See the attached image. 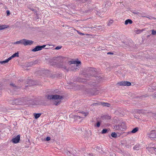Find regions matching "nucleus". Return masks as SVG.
Returning a JSON list of instances; mask_svg holds the SVG:
<instances>
[{"mask_svg": "<svg viewBox=\"0 0 156 156\" xmlns=\"http://www.w3.org/2000/svg\"><path fill=\"white\" fill-rule=\"evenodd\" d=\"M73 67H74V69H72L71 70H72L73 71H75L76 70V69H79L80 67L78 65H73Z\"/></svg>", "mask_w": 156, "mask_h": 156, "instance_id": "nucleus-21", "label": "nucleus"}, {"mask_svg": "<svg viewBox=\"0 0 156 156\" xmlns=\"http://www.w3.org/2000/svg\"><path fill=\"white\" fill-rule=\"evenodd\" d=\"M120 86H130L131 83L129 81H122L120 82H118L117 83Z\"/></svg>", "mask_w": 156, "mask_h": 156, "instance_id": "nucleus-7", "label": "nucleus"}, {"mask_svg": "<svg viewBox=\"0 0 156 156\" xmlns=\"http://www.w3.org/2000/svg\"><path fill=\"white\" fill-rule=\"evenodd\" d=\"M38 62V61L35 60L34 61H32L31 63H32V65H35L37 64Z\"/></svg>", "mask_w": 156, "mask_h": 156, "instance_id": "nucleus-36", "label": "nucleus"}, {"mask_svg": "<svg viewBox=\"0 0 156 156\" xmlns=\"http://www.w3.org/2000/svg\"><path fill=\"white\" fill-rule=\"evenodd\" d=\"M20 140V135H18L16 137L13 138L12 141L14 144H17L19 142Z\"/></svg>", "mask_w": 156, "mask_h": 156, "instance_id": "nucleus-9", "label": "nucleus"}, {"mask_svg": "<svg viewBox=\"0 0 156 156\" xmlns=\"http://www.w3.org/2000/svg\"><path fill=\"white\" fill-rule=\"evenodd\" d=\"M41 113H34V115L35 119H37L39 118L41 115Z\"/></svg>", "mask_w": 156, "mask_h": 156, "instance_id": "nucleus-19", "label": "nucleus"}, {"mask_svg": "<svg viewBox=\"0 0 156 156\" xmlns=\"http://www.w3.org/2000/svg\"><path fill=\"white\" fill-rule=\"evenodd\" d=\"M27 84H28V85H26V87H28V86H31L36 84L35 82L33 80H29L27 82Z\"/></svg>", "mask_w": 156, "mask_h": 156, "instance_id": "nucleus-13", "label": "nucleus"}, {"mask_svg": "<svg viewBox=\"0 0 156 156\" xmlns=\"http://www.w3.org/2000/svg\"><path fill=\"white\" fill-rule=\"evenodd\" d=\"M132 12L134 14L140 15L141 16H143V13H140L139 12L136 11H134L133 12Z\"/></svg>", "mask_w": 156, "mask_h": 156, "instance_id": "nucleus-24", "label": "nucleus"}, {"mask_svg": "<svg viewBox=\"0 0 156 156\" xmlns=\"http://www.w3.org/2000/svg\"><path fill=\"white\" fill-rule=\"evenodd\" d=\"M81 118V117H80V116H78L77 115H76L74 116V119L75 120H78V119H80Z\"/></svg>", "mask_w": 156, "mask_h": 156, "instance_id": "nucleus-35", "label": "nucleus"}, {"mask_svg": "<svg viewBox=\"0 0 156 156\" xmlns=\"http://www.w3.org/2000/svg\"><path fill=\"white\" fill-rule=\"evenodd\" d=\"M88 72L90 73L93 76H95L96 74V69L93 68H90L88 70Z\"/></svg>", "mask_w": 156, "mask_h": 156, "instance_id": "nucleus-8", "label": "nucleus"}, {"mask_svg": "<svg viewBox=\"0 0 156 156\" xmlns=\"http://www.w3.org/2000/svg\"><path fill=\"white\" fill-rule=\"evenodd\" d=\"M114 53L113 52H109L107 53L108 55H113Z\"/></svg>", "mask_w": 156, "mask_h": 156, "instance_id": "nucleus-51", "label": "nucleus"}, {"mask_svg": "<svg viewBox=\"0 0 156 156\" xmlns=\"http://www.w3.org/2000/svg\"><path fill=\"white\" fill-rule=\"evenodd\" d=\"M133 22L130 19H128L126 20L125 22V24L126 25H128V24H131Z\"/></svg>", "mask_w": 156, "mask_h": 156, "instance_id": "nucleus-16", "label": "nucleus"}, {"mask_svg": "<svg viewBox=\"0 0 156 156\" xmlns=\"http://www.w3.org/2000/svg\"><path fill=\"white\" fill-rule=\"evenodd\" d=\"M62 68L66 70L67 72H68L69 70V69H67L66 67L65 66H62Z\"/></svg>", "mask_w": 156, "mask_h": 156, "instance_id": "nucleus-41", "label": "nucleus"}, {"mask_svg": "<svg viewBox=\"0 0 156 156\" xmlns=\"http://www.w3.org/2000/svg\"><path fill=\"white\" fill-rule=\"evenodd\" d=\"M54 91H55V93H56V94H60V93H61V92L60 91H59V90H58L57 89H56V90H54Z\"/></svg>", "mask_w": 156, "mask_h": 156, "instance_id": "nucleus-39", "label": "nucleus"}, {"mask_svg": "<svg viewBox=\"0 0 156 156\" xmlns=\"http://www.w3.org/2000/svg\"><path fill=\"white\" fill-rule=\"evenodd\" d=\"M6 13L7 14V16H9V15L10 14V12L9 10H7L6 11Z\"/></svg>", "mask_w": 156, "mask_h": 156, "instance_id": "nucleus-48", "label": "nucleus"}, {"mask_svg": "<svg viewBox=\"0 0 156 156\" xmlns=\"http://www.w3.org/2000/svg\"><path fill=\"white\" fill-rule=\"evenodd\" d=\"M96 27H95L96 28V27H101V26H98L97 25H96Z\"/></svg>", "mask_w": 156, "mask_h": 156, "instance_id": "nucleus-54", "label": "nucleus"}, {"mask_svg": "<svg viewBox=\"0 0 156 156\" xmlns=\"http://www.w3.org/2000/svg\"><path fill=\"white\" fill-rule=\"evenodd\" d=\"M23 99L22 98H19L13 101L11 103L12 105H22L23 104Z\"/></svg>", "mask_w": 156, "mask_h": 156, "instance_id": "nucleus-3", "label": "nucleus"}, {"mask_svg": "<svg viewBox=\"0 0 156 156\" xmlns=\"http://www.w3.org/2000/svg\"><path fill=\"white\" fill-rule=\"evenodd\" d=\"M7 25H0V30L4 29L7 27Z\"/></svg>", "mask_w": 156, "mask_h": 156, "instance_id": "nucleus-20", "label": "nucleus"}, {"mask_svg": "<svg viewBox=\"0 0 156 156\" xmlns=\"http://www.w3.org/2000/svg\"><path fill=\"white\" fill-rule=\"evenodd\" d=\"M101 105L103 106L104 107H110L111 106L110 104L105 103V102H102L101 103Z\"/></svg>", "mask_w": 156, "mask_h": 156, "instance_id": "nucleus-17", "label": "nucleus"}, {"mask_svg": "<svg viewBox=\"0 0 156 156\" xmlns=\"http://www.w3.org/2000/svg\"><path fill=\"white\" fill-rule=\"evenodd\" d=\"M144 30V29L142 30H136L135 31V32L137 34H139L142 32Z\"/></svg>", "mask_w": 156, "mask_h": 156, "instance_id": "nucleus-27", "label": "nucleus"}, {"mask_svg": "<svg viewBox=\"0 0 156 156\" xmlns=\"http://www.w3.org/2000/svg\"><path fill=\"white\" fill-rule=\"evenodd\" d=\"M18 41V44H21L24 45V39L20 41Z\"/></svg>", "mask_w": 156, "mask_h": 156, "instance_id": "nucleus-29", "label": "nucleus"}, {"mask_svg": "<svg viewBox=\"0 0 156 156\" xmlns=\"http://www.w3.org/2000/svg\"><path fill=\"white\" fill-rule=\"evenodd\" d=\"M63 96L60 95L58 94L55 95H46V97L49 100L54 99L58 100L61 99L63 97Z\"/></svg>", "mask_w": 156, "mask_h": 156, "instance_id": "nucleus-2", "label": "nucleus"}, {"mask_svg": "<svg viewBox=\"0 0 156 156\" xmlns=\"http://www.w3.org/2000/svg\"><path fill=\"white\" fill-rule=\"evenodd\" d=\"M150 150L151 151H154L155 152H156V148L154 147H152L150 148Z\"/></svg>", "mask_w": 156, "mask_h": 156, "instance_id": "nucleus-38", "label": "nucleus"}, {"mask_svg": "<svg viewBox=\"0 0 156 156\" xmlns=\"http://www.w3.org/2000/svg\"><path fill=\"white\" fill-rule=\"evenodd\" d=\"M82 113H83V114L84 115V117H81L82 118H84L86 116V115H87V113H85L84 112H82Z\"/></svg>", "mask_w": 156, "mask_h": 156, "instance_id": "nucleus-49", "label": "nucleus"}, {"mask_svg": "<svg viewBox=\"0 0 156 156\" xmlns=\"http://www.w3.org/2000/svg\"><path fill=\"white\" fill-rule=\"evenodd\" d=\"M147 136L151 140H156V130H152L150 133L147 134Z\"/></svg>", "mask_w": 156, "mask_h": 156, "instance_id": "nucleus-4", "label": "nucleus"}, {"mask_svg": "<svg viewBox=\"0 0 156 156\" xmlns=\"http://www.w3.org/2000/svg\"><path fill=\"white\" fill-rule=\"evenodd\" d=\"M19 52L18 51L17 52L15 53L14 54H13L12 56L13 57V58H14L15 57H19Z\"/></svg>", "mask_w": 156, "mask_h": 156, "instance_id": "nucleus-25", "label": "nucleus"}, {"mask_svg": "<svg viewBox=\"0 0 156 156\" xmlns=\"http://www.w3.org/2000/svg\"><path fill=\"white\" fill-rule=\"evenodd\" d=\"M111 117L108 115H104L101 116L100 119L102 120H108L111 119Z\"/></svg>", "mask_w": 156, "mask_h": 156, "instance_id": "nucleus-14", "label": "nucleus"}, {"mask_svg": "<svg viewBox=\"0 0 156 156\" xmlns=\"http://www.w3.org/2000/svg\"><path fill=\"white\" fill-rule=\"evenodd\" d=\"M13 44H18V41H17L16 42H14L13 43Z\"/></svg>", "mask_w": 156, "mask_h": 156, "instance_id": "nucleus-53", "label": "nucleus"}, {"mask_svg": "<svg viewBox=\"0 0 156 156\" xmlns=\"http://www.w3.org/2000/svg\"><path fill=\"white\" fill-rule=\"evenodd\" d=\"M7 62H8L6 59L4 61H0V63L2 64H5V63H7Z\"/></svg>", "mask_w": 156, "mask_h": 156, "instance_id": "nucleus-37", "label": "nucleus"}, {"mask_svg": "<svg viewBox=\"0 0 156 156\" xmlns=\"http://www.w3.org/2000/svg\"><path fill=\"white\" fill-rule=\"evenodd\" d=\"M138 127H136L133 128V130L131 131V132L132 133H136L138 130Z\"/></svg>", "mask_w": 156, "mask_h": 156, "instance_id": "nucleus-23", "label": "nucleus"}, {"mask_svg": "<svg viewBox=\"0 0 156 156\" xmlns=\"http://www.w3.org/2000/svg\"><path fill=\"white\" fill-rule=\"evenodd\" d=\"M81 64V62L80 61H76V64L75 65H78L79 64Z\"/></svg>", "mask_w": 156, "mask_h": 156, "instance_id": "nucleus-46", "label": "nucleus"}, {"mask_svg": "<svg viewBox=\"0 0 156 156\" xmlns=\"http://www.w3.org/2000/svg\"><path fill=\"white\" fill-rule=\"evenodd\" d=\"M18 81H20V82H21L22 81V80H19Z\"/></svg>", "mask_w": 156, "mask_h": 156, "instance_id": "nucleus-56", "label": "nucleus"}, {"mask_svg": "<svg viewBox=\"0 0 156 156\" xmlns=\"http://www.w3.org/2000/svg\"><path fill=\"white\" fill-rule=\"evenodd\" d=\"M30 9L31 10L33 11L34 12L35 14L36 15H37V11L36 10L34 9H32V8H30Z\"/></svg>", "mask_w": 156, "mask_h": 156, "instance_id": "nucleus-33", "label": "nucleus"}, {"mask_svg": "<svg viewBox=\"0 0 156 156\" xmlns=\"http://www.w3.org/2000/svg\"><path fill=\"white\" fill-rule=\"evenodd\" d=\"M84 76L86 78V79L87 80H88L87 78H91V77H93L90 73H84L83 74Z\"/></svg>", "mask_w": 156, "mask_h": 156, "instance_id": "nucleus-15", "label": "nucleus"}, {"mask_svg": "<svg viewBox=\"0 0 156 156\" xmlns=\"http://www.w3.org/2000/svg\"><path fill=\"white\" fill-rule=\"evenodd\" d=\"M101 102H99L92 104H91V106H96V105H101Z\"/></svg>", "mask_w": 156, "mask_h": 156, "instance_id": "nucleus-32", "label": "nucleus"}, {"mask_svg": "<svg viewBox=\"0 0 156 156\" xmlns=\"http://www.w3.org/2000/svg\"><path fill=\"white\" fill-rule=\"evenodd\" d=\"M152 34L153 35H156V30H152Z\"/></svg>", "mask_w": 156, "mask_h": 156, "instance_id": "nucleus-42", "label": "nucleus"}, {"mask_svg": "<svg viewBox=\"0 0 156 156\" xmlns=\"http://www.w3.org/2000/svg\"><path fill=\"white\" fill-rule=\"evenodd\" d=\"M101 122V121H97V123H96V125H95V126L98 127H99L100 126V124Z\"/></svg>", "mask_w": 156, "mask_h": 156, "instance_id": "nucleus-28", "label": "nucleus"}, {"mask_svg": "<svg viewBox=\"0 0 156 156\" xmlns=\"http://www.w3.org/2000/svg\"><path fill=\"white\" fill-rule=\"evenodd\" d=\"M60 101L57 102L55 101L54 103V105H58L60 104Z\"/></svg>", "mask_w": 156, "mask_h": 156, "instance_id": "nucleus-44", "label": "nucleus"}, {"mask_svg": "<svg viewBox=\"0 0 156 156\" xmlns=\"http://www.w3.org/2000/svg\"><path fill=\"white\" fill-rule=\"evenodd\" d=\"M126 127L125 122L120 123L117 126H114V129L116 130L124 131L126 129Z\"/></svg>", "mask_w": 156, "mask_h": 156, "instance_id": "nucleus-1", "label": "nucleus"}, {"mask_svg": "<svg viewBox=\"0 0 156 156\" xmlns=\"http://www.w3.org/2000/svg\"><path fill=\"white\" fill-rule=\"evenodd\" d=\"M140 147V145L139 144H137L134 146L133 149L135 150H139Z\"/></svg>", "mask_w": 156, "mask_h": 156, "instance_id": "nucleus-18", "label": "nucleus"}, {"mask_svg": "<svg viewBox=\"0 0 156 156\" xmlns=\"http://www.w3.org/2000/svg\"><path fill=\"white\" fill-rule=\"evenodd\" d=\"M69 153H71L70 151H69Z\"/></svg>", "mask_w": 156, "mask_h": 156, "instance_id": "nucleus-58", "label": "nucleus"}, {"mask_svg": "<svg viewBox=\"0 0 156 156\" xmlns=\"http://www.w3.org/2000/svg\"><path fill=\"white\" fill-rule=\"evenodd\" d=\"M77 32H78V34H80V35H84V34H83L82 33H81V32H79L78 31H77Z\"/></svg>", "mask_w": 156, "mask_h": 156, "instance_id": "nucleus-52", "label": "nucleus"}, {"mask_svg": "<svg viewBox=\"0 0 156 156\" xmlns=\"http://www.w3.org/2000/svg\"><path fill=\"white\" fill-rule=\"evenodd\" d=\"M76 60L70 61H69V64L70 65H71L72 64H74V65H76Z\"/></svg>", "mask_w": 156, "mask_h": 156, "instance_id": "nucleus-30", "label": "nucleus"}, {"mask_svg": "<svg viewBox=\"0 0 156 156\" xmlns=\"http://www.w3.org/2000/svg\"><path fill=\"white\" fill-rule=\"evenodd\" d=\"M50 139L51 138L49 136H47L44 139L46 141H48L50 140Z\"/></svg>", "mask_w": 156, "mask_h": 156, "instance_id": "nucleus-40", "label": "nucleus"}, {"mask_svg": "<svg viewBox=\"0 0 156 156\" xmlns=\"http://www.w3.org/2000/svg\"><path fill=\"white\" fill-rule=\"evenodd\" d=\"M46 45H37L34 48L32 49L31 50L33 52H36L40 51L44 48L46 46Z\"/></svg>", "mask_w": 156, "mask_h": 156, "instance_id": "nucleus-6", "label": "nucleus"}, {"mask_svg": "<svg viewBox=\"0 0 156 156\" xmlns=\"http://www.w3.org/2000/svg\"><path fill=\"white\" fill-rule=\"evenodd\" d=\"M98 93L96 91L95 89H94V90H90L88 93L91 96L97 95Z\"/></svg>", "mask_w": 156, "mask_h": 156, "instance_id": "nucleus-11", "label": "nucleus"}, {"mask_svg": "<svg viewBox=\"0 0 156 156\" xmlns=\"http://www.w3.org/2000/svg\"><path fill=\"white\" fill-rule=\"evenodd\" d=\"M34 41L31 40L24 39V45H30L33 44Z\"/></svg>", "mask_w": 156, "mask_h": 156, "instance_id": "nucleus-10", "label": "nucleus"}, {"mask_svg": "<svg viewBox=\"0 0 156 156\" xmlns=\"http://www.w3.org/2000/svg\"><path fill=\"white\" fill-rule=\"evenodd\" d=\"M96 15H98L99 16H100V15H101L100 12H99L98 11H97V12H96Z\"/></svg>", "mask_w": 156, "mask_h": 156, "instance_id": "nucleus-50", "label": "nucleus"}, {"mask_svg": "<svg viewBox=\"0 0 156 156\" xmlns=\"http://www.w3.org/2000/svg\"><path fill=\"white\" fill-rule=\"evenodd\" d=\"M108 132V130L107 129H103L101 132L102 134H105L107 133Z\"/></svg>", "mask_w": 156, "mask_h": 156, "instance_id": "nucleus-26", "label": "nucleus"}, {"mask_svg": "<svg viewBox=\"0 0 156 156\" xmlns=\"http://www.w3.org/2000/svg\"><path fill=\"white\" fill-rule=\"evenodd\" d=\"M53 61L57 64H59L60 63H62L63 62V58L61 56L54 57L53 58Z\"/></svg>", "mask_w": 156, "mask_h": 156, "instance_id": "nucleus-5", "label": "nucleus"}, {"mask_svg": "<svg viewBox=\"0 0 156 156\" xmlns=\"http://www.w3.org/2000/svg\"><path fill=\"white\" fill-rule=\"evenodd\" d=\"M111 136L112 137L116 138L117 137V134L115 132H112L111 134Z\"/></svg>", "mask_w": 156, "mask_h": 156, "instance_id": "nucleus-31", "label": "nucleus"}, {"mask_svg": "<svg viewBox=\"0 0 156 156\" xmlns=\"http://www.w3.org/2000/svg\"><path fill=\"white\" fill-rule=\"evenodd\" d=\"M152 96L153 98L156 99V93H154Z\"/></svg>", "mask_w": 156, "mask_h": 156, "instance_id": "nucleus-47", "label": "nucleus"}, {"mask_svg": "<svg viewBox=\"0 0 156 156\" xmlns=\"http://www.w3.org/2000/svg\"><path fill=\"white\" fill-rule=\"evenodd\" d=\"M12 58H13L12 56H11L9 58H7L6 60L7 61V62H8L9 61L11 60Z\"/></svg>", "mask_w": 156, "mask_h": 156, "instance_id": "nucleus-43", "label": "nucleus"}, {"mask_svg": "<svg viewBox=\"0 0 156 156\" xmlns=\"http://www.w3.org/2000/svg\"><path fill=\"white\" fill-rule=\"evenodd\" d=\"M93 83H97V81H96L94 80V82H93Z\"/></svg>", "mask_w": 156, "mask_h": 156, "instance_id": "nucleus-55", "label": "nucleus"}, {"mask_svg": "<svg viewBox=\"0 0 156 156\" xmlns=\"http://www.w3.org/2000/svg\"><path fill=\"white\" fill-rule=\"evenodd\" d=\"M62 48L61 46H58L55 48V49L56 50H59L61 49Z\"/></svg>", "mask_w": 156, "mask_h": 156, "instance_id": "nucleus-45", "label": "nucleus"}, {"mask_svg": "<svg viewBox=\"0 0 156 156\" xmlns=\"http://www.w3.org/2000/svg\"><path fill=\"white\" fill-rule=\"evenodd\" d=\"M10 85L13 88V89L14 91H16L18 89H20L21 87V86L16 85L13 83H10Z\"/></svg>", "mask_w": 156, "mask_h": 156, "instance_id": "nucleus-12", "label": "nucleus"}, {"mask_svg": "<svg viewBox=\"0 0 156 156\" xmlns=\"http://www.w3.org/2000/svg\"><path fill=\"white\" fill-rule=\"evenodd\" d=\"M44 48H45V49H47L48 48H47V47H46V48H45V47Z\"/></svg>", "mask_w": 156, "mask_h": 156, "instance_id": "nucleus-57", "label": "nucleus"}, {"mask_svg": "<svg viewBox=\"0 0 156 156\" xmlns=\"http://www.w3.org/2000/svg\"><path fill=\"white\" fill-rule=\"evenodd\" d=\"M153 90H156V86H155V85H154V84H153L152 85V88H149V90L151 92L153 91Z\"/></svg>", "mask_w": 156, "mask_h": 156, "instance_id": "nucleus-22", "label": "nucleus"}, {"mask_svg": "<svg viewBox=\"0 0 156 156\" xmlns=\"http://www.w3.org/2000/svg\"><path fill=\"white\" fill-rule=\"evenodd\" d=\"M113 20H109V22L108 23V26H110L113 23Z\"/></svg>", "mask_w": 156, "mask_h": 156, "instance_id": "nucleus-34", "label": "nucleus"}]
</instances>
